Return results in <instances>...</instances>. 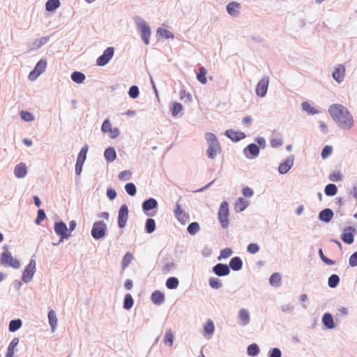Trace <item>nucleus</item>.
Wrapping results in <instances>:
<instances>
[{"mask_svg":"<svg viewBox=\"0 0 357 357\" xmlns=\"http://www.w3.org/2000/svg\"><path fill=\"white\" fill-rule=\"evenodd\" d=\"M332 119L342 130H349L354 126L352 115L348 109L341 104H333L328 108Z\"/></svg>","mask_w":357,"mask_h":357,"instance_id":"obj_1","label":"nucleus"},{"mask_svg":"<svg viewBox=\"0 0 357 357\" xmlns=\"http://www.w3.org/2000/svg\"><path fill=\"white\" fill-rule=\"evenodd\" d=\"M205 139L208 144L206 155L208 158L213 160L221 151L220 143L216 136L211 132H206L205 134Z\"/></svg>","mask_w":357,"mask_h":357,"instance_id":"obj_2","label":"nucleus"},{"mask_svg":"<svg viewBox=\"0 0 357 357\" xmlns=\"http://www.w3.org/2000/svg\"><path fill=\"white\" fill-rule=\"evenodd\" d=\"M134 22L137 25V30L141 33L142 40L146 45H149L151 34L149 24L142 17L138 15L134 17Z\"/></svg>","mask_w":357,"mask_h":357,"instance_id":"obj_3","label":"nucleus"},{"mask_svg":"<svg viewBox=\"0 0 357 357\" xmlns=\"http://www.w3.org/2000/svg\"><path fill=\"white\" fill-rule=\"evenodd\" d=\"M8 245H3V249L6 251L1 254L0 263L4 266H10L15 269H17L20 266V261L12 256V254L8 251Z\"/></svg>","mask_w":357,"mask_h":357,"instance_id":"obj_4","label":"nucleus"},{"mask_svg":"<svg viewBox=\"0 0 357 357\" xmlns=\"http://www.w3.org/2000/svg\"><path fill=\"white\" fill-rule=\"evenodd\" d=\"M107 230V224L103 220H98L93 223L91 230V235L95 240H99L106 236Z\"/></svg>","mask_w":357,"mask_h":357,"instance_id":"obj_5","label":"nucleus"},{"mask_svg":"<svg viewBox=\"0 0 357 357\" xmlns=\"http://www.w3.org/2000/svg\"><path fill=\"white\" fill-rule=\"evenodd\" d=\"M229 204L226 201L221 203L218 213V218L222 228L226 229L229 226Z\"/></svg>","mask_w":357,"mask_h":357,"instance_id":"obj_6","label":"nucleus"},{"mask_svg":"<svg viewBox=\"0 0 357 357\" xmlns=\"http://www.w3.org/2000/svg\"><path fill=\"white\" fill-rule=\"evenodd\" d=\"M54 229L55 233L60 236L59 242L54 243V245H58L64 239L70 237V232L68 231L67 225L63 221L56 222L54 225Z\"/></svg>","mask_w":357,"mask_h":357,"instance_id":"obj_7","label":"nucleus"},{"mask_svg":"<svg viewBox=\"0 0 357 357\" xmlns=\"http://www.w3.org/2000/svg\"><path fill=\"white\" fill-rule=\"evenodd\" d=\"M36 262L34 259H30L27 266H26L22 276V280L25 283H29L31 281L36 268Z\"/></svg>","mask_w":357,"mask_h":357,"instance_id":"obj_8","label":"nucleus"},{"mask_svg":"<svg viewBox=\"0 0 357 357\" xmlns=\"http://www.w3.org/2000/svg\"><path fill=\"white\" fill-rule=\"evenodd\" d=\"M114 54V48L113 47H107L102 54H101L96 59V65L98 66H106L109 61L112 59Z\"/></svg>","mask_w":357,"mask_h":357,"instance_id":"obj_9","label":"nucleus"},{"mask_svg":"<svg viewBox=\"0 0 357 357\" xmlns=\"http://www.w3.org/2000/svg\"><path fill=\"white\" fill-rule=\"evenodd\" d=\"M356 234V229L352 226L345 227L343 232L340 236L342 241L347 244L351 245L354 241V236Z\"/></svg>","mask_w":357,"mask_h":357,"instance_id":"obj_10","label":"nucleus"},{"mask_svg":"<svg viewBox=\"0 0 357 357\" xmlns=\"http://www.w3.org/2000/svg\"><path fill=\"white\" fill-rule=\"evenodd\" d=\"M128 207L126 204L121 206L118 212V226L120 229L126 227L128 218Z\"/></svg>","mask_w":357,"mask_h":357,"instance_id":"obj_11","label":"nucleus"},{"mask_svg":"<svg viewBox=\"0 0 357 357\" xmlns=\"http://www.w3.org/2000/svg\"><path fill=\"white\" fill-rule=\"evenodd\" d=\"M269 84V77L268 76H264L262 79L257 83L256 86V94L259 97H264L268 91V87Z\"/></svg>","mask_w":357,"mask_h":357,"instance_id":"obj_12","label":"nucleus"},{"mask_svg":"<svg viewBox=\"0 0 357 357\" xmlns=\"http://www.w3.org/2000/svg\"><path fill=\"white\" fill-rule=\"evenodd\" d=\"M259 146L255 143H251L244 149L243 153L247 158L254 159L259 155Z\"/></svg>","mask_w":357,"mask_h":357,"instance_id":"obj_13","label":"nucleus"},{"mask_svg":"<svg viewBox=\"0 0 357 357\" xmlns=\"http://www.w3.org/2000/svg\"><path fill=\"white\" fill-rule=\"evenodd\" d=\"M213 273L218 277L227 276L230 273L229 266L226 264L218 263L213 266Z\"/></svg>","mask_w":357,"mask_h":357,"instance_id":"obj_14","label":"nucleus"},{"mask_svg":"<svg viewBox=\"0 0 357 357\" xmlns=\"http://www.w3.org/2000/svg\"><path fill=\"white\" fill-rule=\"evenodd\" d=\"M345 67L342 64L337 65L333 73L332 77L337 83H341L344 81V77H345Z\"/></svg>","mask_w":357,"mask_h":357,"instance_id":"obj_15","label":"nucleus"},{"mask_svg":"<svg viewBox=\"0 0 357 357\" xmlns=\"http://www.w3.org/2000/svg\"><path fill=\"white\" fill-rule=\"evenodd\" d=\"M294 157L290 155L285 159L278 167V172L280 174H287L294 165Z\"/></svg>","mask_w":357,"mask_h":357,"instance_id":"obj_16","label":"nucleus"},{"mask_svg":"<svg viewBox=\"0 0 357 357\" xmlns=\"http://www.w3.org/2000/svg\"><path fill=\"white\" fill-rule=\"evenodd\" d=\"M225 135L234 142H237L245 138L246 137L244 132L240 131H234L232 129L227 130L225 132Z\"/></svg>","mask_w":357,"mask_h":357,"instance_id":"obj_17","label":"nucleus"},{"mask_svg":"<svg viewBox=\"0 0 357 357\" xmlns=\"http://www.w3.org/2000/svg\"><path fill=\"white\" fill-rule=\"evenodd\" d=\"M158 206L157 200L152 197L145 199L142 204V210L146 215H149V214L147 213L148 211L158 208Z\"/></svg>","mask_w":357,"mask_h":357,"instance_id":"obj_18","label":"nucleus"},{"mask_svg":"<svg viewBox=\"0 0 357 357\" xmlns=\"http://www.w3.org/2000/svg\"><path fill=\"white\" fill-rule=\"evenodd\" d=\"M333 211L329 208L321 210L319 213V220L323 222L328 223L333 218Z\"/></svg>","mask_w":357,"mask_h":357,"instance_id":"obj_19","label":"nucleus"},{"mask_svg":"<svg viewBox=\"0 0 357 357\" xmlns=\"http://www.w3.org/2000/svg\"><path fill=\"white\" fill-rule=\"evenodd\" d=\"M15 176L18 178H24L27 174V168L24 163L20 162L14 169Z\"/></svg>","mask_w":357,"mask_h":357,"instance_id":"obj_20","label":"nucleus"},{"mask_svg":"<svg viewBox=\"0 0 357 357\" xmlns=\"http://www.w3.org/2000/svg\"><path fill=\"white\" fill-rule=\"evenodd\" d=\"M238 317L241 321L239 323L240 325L246 326L250 323V314L246 309H240L238 313Z\"/></svg>","mask_w":357,"mask_h":357,"instance_id":"obj_21","label":"nucleus"},{"mask_svg":"<svg viewBox=\"0 0 357 357\" xmlns=\"http://www.w3.org/2000/svg\"><path fill=\"white\" fill-rule=\"evenodd\" d=\"M228 266H229V269L231 268L234 271H238L243 267V261L240 257H234L230 259Z\"/></svg>","mask_w":357,"mask_h":357,"instance_id":"obj_22","label":"nucleus"},{"mask_svg":"<svg viewBox=\"0 0 357 357\" xmlns=\"http://www.w3.org/2000/svg\"><path fill=\"white\" fill-rule=\"evenodd\" d=\"M151 300L154 304L160 305L165 301V295L162 291L156 290L152 293Z\"/></svg>","mask_w":357,"mask_h":357,"instance_id":"obj_23","label":"nucleus"},{"mask_svg":"<svg viewBox=\"0 0 357 357\" xmlns=\"http://www.w3.org/2000/svg\"><path fill=\"white\" fill-rule=\"evenodd\" d=\"M240 7L241 5L239 3L236 1L230 2L227 5V12L231 16H237L239 14L238 9Z\"/></svg>","mask_w":357,"mask_h":357,"instance_id":"obj_24","label":"nucleus"},{"mask_svg":"<svg viewBox=\"0 0 357 357\" xmlns=\"http://www.w3.org/2000/svg\"><path fill=\"white\" fill-rule=\"evenodd\" d=\"M323 324L328 329H333L335 327L334 324L333 317L329 312L324 313L322 317Z\"/></svg>","mask_w":357,"mask_h":357,"instance_id":"obj_25","label":"nucleus"},{"mask_svg":"<svg viewBox=\"0 0 357 357\" xmlns=\"http://www.w3.org/2000/svg\"><path fill=\"white\" fill-rule=\"evenodd\" d=\"M104 157L107 162H112L116 158V153L114 147H107L104 151Z\"/></svg>","mask_w":357,"mask_h":357,"instance_id":"obj_26","label":"nucleus"},{"mask_svg":"<svg viewBox=\"0 0 357 357\" xmlns=\"http://www.w3.org/2000/svg\"><path fill=\"white\" fill-rule=\"evenodd\" d=\"M249 205V202L243 197H238L235 203L234 208L236 212L245 211Z\"/></svg>","mask_w":357,"mask_h":357,"instance_id":"obj_27","label":"nucleus"},{"mask_svg":"<svg viewBox=\"0 0 357 357\" xmlns=\"http://www.w3.org/2000/svg\"><path fill=\"white\" fill-rule=\"evenodd\" d=\"M70 78L74 82L77 84H82L85 80L86 76L82 72L74 71L71 73Z\"/></svg>","mask_w":357,"mask_h":357,"instance_id":"obj_28","label":"nucleus"},{"mask_svg":"<svg viewBox=\"0 0 357 357\" xmlns=\"http://www.w3.org/2000/svg\"><path fill=\"white\" fill-rule=\"evenodd\" d=\"M301 106L303 110L307 112L309 115H314L320 113V111L311 106V105L307 102H303Z\"/></svg>","mask_w":357,"mask_h":357,"instance_id":"obj_29","label":"nucleus"},{"mask_svg":"<svg viewBox=\"0 0 357 357\" xmlns=\"http://www.w3.org/2000/svg\"><path fill=\"white\" fill-rule=\"evenodd\" d=\"M61 5L59 0H47L45 3V10L48 12H53Z\"/></svg>","mask_w":357,"mask_h":357,"instance_id":"obj_30","label":"nucleus"},{"mask_svg":"<svg viewBox=\"0 0 357 357\" xmlns=\"http://www.w3.org/2000/svg\"><path fill=\"white\" fill-rule=\"evenodd\" d=\"M270 284L275 287L281 285V275L279 273H273L269 278Z\"/></svg>","mask_w":357,"mask_h":357,"instance_id":"obj_31","label":"nucleus"},{"mask_svg":"<svg viewBox=\"0 0 357 357\" xmlns=\"http://www.w3.org/2000/svg\"><path fill=\"white\" fill-rule=\"evenodd\" d=\"M145 231L147 234L153 233L156 229L155 221L153 218H147L145 222Z\"/></svg>","mask_w":357,"mask_h":357,"instance_id":"obj_32","label":"nucleus"},{"mask_svg":"<svg viewBox=\"0 0 357 357\" xmlns=\"http://www.w3.org/2000/svg\"><path fill=\"white\" fill-rule=\"evenodd\" d=\"M48 319L52 331L54 332L57 326V317L54 310H50L48 312Z\"/></svg>","mask_w":357,"mask_h":357,"instance_id":"obj_33","label":"nucleus"},{"mask_svg":"<svg viewBox=\"0 0 357 357\" xmlns=\"http://www.w3.org/2000/svg\"><path fill=\"white\" fill-rule=\"evenodd\" d=\"M22 325V321L20 319H13L10 321L8 330L10 332H15L19 330Z\"/></svg>","mask_w":357,"mask_h":357,"instance_id":"obj_34","label":"nucleus"},{"mask_svg":"<svg viewBox=\"0 0 357 357\" xmlns=\"http://www.w3.org/2000/svg\"><path fill=\"white\" fill-rule=\"evenodd\" d=\"M206 73L207 70L204 66H200L199 68V72L197 74V79L200 83L203 84H205L207 82V79L206 77Z\"/></svg>","mask_w":357,"mask_h":357,"instance_id":"obj_35","label":"nucleus"},{"mask_svg":"<svg viewBox=\"0 0 357 357\" xmlns=\"http://www.w3.org/2000/svg\"><path fill=\"white\" fill-rule=\"evenodd\" d=\"M340 282V278L337 274H332L328 279V285L330 288L337 287Z\"/></svg>","mask_w":357,"mask_h":357,"instance_id":"obj_36","label":"nucleus"},{"mask_svg":"<svg viewBox=\"0 0 357 357\" xmlns=\"http://www.w3.org/2000/svg\"><path fill=\"white\" fill-rule=\"evenodd\" d=\"M179 284V280L176 277H170L167 278L165 282V285L169 289H175L178 287Z\"/></svg>","mask_w":357,"mask_h":357,"instance_id":"obj_37","label":"nucleus"},{"mask_svg":"<svg viewBox=\"0 0 357 357\" xmlns=\"http://www.w3.org/2000/svg\"><path fill=\"white\" fill-rule=\"evenodd\" d=\"M134 300L130 294H127L124 296L123 307L125 310H130L132 307Z\"/></svg>","mask_w":357,"mask_h":357,"instance_id":"obj_38","label":"nucleus"},{"mask_svg":"<svg viewBox=\"0 0 357 357\" xmlns=\"http://www.w3.org/2000/svg\"><path fill=\"white\" fill-rule=\"evenodd\" d=\"M324 192L327 196H335L337 192V188L333 183L327 184L324 188Z\"/></svg>","mask_w":357,"mask_h":357,"instance_id":"obj_39","label":"nucleus"},{"mask_svg":"<svg viewBox=\"0 0 357 357\" xmlns=\"http://www.w3.org/2000/svg\"><path fill=\"white\" fill-rule=\"evenodd\" d=\"M50 38L48 36L41 37L39 39H36L32 44V49L38 50L43 45L47 43Z\"/></svg>","mask_w":357,"mask_h":357,"instance_id":"obj_40","label":"nucleus"},{"mask_svg":"<svg viewBox=\"0 0 357 357\" xmlns=\"http://www.w3.org/2000/svg\"><path fill=\"white\" fill-rule=\"evenodd\" d=\"M199 229V224L197 222H191L187 227V231L190 235H195Z\"/></svg>","mask_w":357,"mask_h":357,"instance_id":"obj_41","label":"nucleus"},{"mask_svg":"<svg viewBox=\"0 0 357 357\" xmlns=\"http://www.w3.org/2000/svg\"><path fill=\"white\" fill-rule=\"evenodd\" d=\"M259 348L255 343L250 344L247 348V353L250 356H256L259 353Z\"/></svg>","mask_w":357,"mask_h":357,"instance_id":"obj_42","label":"nucleus"},{"mask_svg":"<svg viewBox=\"0 0 357 357\" xmlns=\"http://www.w3.org/2000/svg\"><path fill=\"white\" fill-rule=\"evenodd\" d=\"M47 68V61L45 59H40L36 65L34 70L41 75Z\"/></svg>","mask_w":357,"mask_h":357,"instance_id":"obj_43","label":"nucleus"},{"mask_svg":"<svg viewBox=\"0 0 357 357\" xmlns=\"http://www.w3.org/2000/svg\"><path fill=\"white\" fill-rule=\"evenodd\" d=\"M157 33L166 39L174 38V34L170 31L162 27H159L157 29Z\"/></svg>","mask_w":357,"mask_h":357,"instance_id":"obj_44","label":"nucleus"},{"mask_svg":"<svg viewBox=\"0 0 357 357\" xmlns=\"http://www.w3.org/2000/svg\"><path fill=\"white\" fill-rule=\"evenodd\" d=\"M132 259H133L132 255L129 252H126V255L123 256V259L121 261L122 268L125 269L126 268H127L129 266V264H130Z\"/></svg>","mask_w":357,"mask_h":357,"instance_id":"obj_45","label":"nucleus"},{"mask_svg":"<svg viewBox=\"0 0 357 357\" xmlns=\"http://www.w3.org/2000/svg\"><path fill=\"white\" fill-rule=\"evenodd\" d=\"M174 334L171 329H167L166 331L165 335V339L164 342L165 344H168L169 346H172L174 342Z\"/></svg>","mask_w":357,"mask_h":357,"instance_id":"obj_46","label":"nucleus"},{"mask_svg":"<svg viewBox=\"0 0 357 357\" xmlns=\"http://www.w3.org/2000/svg\"><path fill=\"white\" fill-rule=\"evenodd\" d=\"M209 286L215 289H219L222 287L220 280L217 278H211L208 280Z\"/></svg>","mask_w":357,"mask_h":357,"instance_id":"obj_47","label":"nucleus"},{"mask_svg":"<svg viewBox=\"0 0 357 357\" xmlns=\"http://www.w3.org/2000/svg\"><path fill=\"white\" fill-rule=\"evenodd\" d=\"M204 333L207 335H212L215 331V326L213 322L208 319L204 326Z\"/></svg>","mask_w":357,"mask_h":357,"instance_id":"obj_48","label":"nucleus"},{"mask_svg":"<svg viewBox=\"0 0 357 357\" xmlns=\"http://www.w3.org/2000/svg\"><path fill=\"white\" fill-rule=\"evenodd\" d=\"M183 109V105L180 102H174L171 107V112L173 116L178 115Z\"/></svg>","mask_w":357,"mask_h":357,"instance_id":"obj_49","label":"nucleus"},{"mask_svg":"<svg viewBox=\"0 0 357 357\" xmlns=\"http://www.w3.org/2000/svg\"><path fill=\"white\" fill-rule=\"evenodd\" d=\"M20 117L22 120L26 122H31L35 119V117L32 113L24 110L20 112Z\"/></svg>","mask_w":357,"mask_h":357,"instance_id":"obj_50","label":"nucleus"},{"mask_svg":"<svg viewBox=\"0 0 357 357\" xmlns=\"http://www.w3.org/2000/svg\"><path fill=\"white\" fill-rule=\"evenodd\" d=\"M125 190L130 196H135L137 192V188L133 183H128L125 185Z\"/></svg>","mask_w":357,"mask_h":357,"instance_id":"obj_51","label":"nucleus"},{"mask_svg":"<svg viewBox=\"0 0 357 357\" xmlns=\"http://www.w3.org/2000/svg\"><path fill=\"white\" fill-rule=\"evenodd\" d=\"M89 146L87 145L84 146L79 153H78V156L77 160L79 161H82V162H84L86 159V154L88 152Z\"/></svg>","mask_w":357,"mask_h":357,"instance_id":"obj_52","label":"nucleus"},{"mask_svg":"<svg viewBox=\"0 0 357 357\" xmlns=\"http://www.w3.org/2000/svg\"><path fill=\"white\" fill-rule=\"evenodd\" d=\"M139 95V90L137 86L132 85L130 87L128 91V96L132 99L138 98Z\"/></svg>","mask_w":357,"mask_h":357,"instance_id":"obj_53","label":"nucleus"},{"mask_svg":"<svg viewBox=\"0 0 357 357\" xmlns=\"http://www.w3.org/2000/svg\"><path fill=\"white\" fill-rule=\"evenodd\" d=\"M46 218L45 212L43 209H39L38 211L37 217L34 221L35 224L40 225L41 222L43 221Z\"/></svg>","mask_w":357,"mask_h":357,"instance_id":"obj_54","label":"nucleus"},{"mask_svg":"<svg viewBox=\"0 0 357 357\" xmlns=\"http://www.w3.org/2000/svg\"><path fill=\"white\" fill-rule=\"evenodd\" d=\"M318 252H319V257H320V258H321V261H322L324 264H327V265H334V264H335V261H333V260H332V259H328V257H326L324 255V254L323 250H322V249H321V248H320V249L319 250Z\"/></svg>","mask_w":357,"mask_h":357,"instance_id":"obj_55","label":"nucleus"},{"mask_svg":"<svg viewBox=\"0 0 357 357\" xmlns=\"http://www.w3.org/2000/svg\"><path fill=\"white\" fill-rule=\"evenodd\" d=\"M232 255V250L229 248H226L220 251V255L218 257V260L222 259H227Z\"/></svg>","mask_w":357,"mask_h":357,"instance_id":"obj_56","label":"nucleus"},{"mask_svg":"<svg viewBox=\"0 0 357 357\" xmlns=\"http://www.w3.org/2000/svg\"><path fill=\"white\" fill-rule=\"evenodd\" d=\"M332 151H333V147L331 146H329V145L325 146L322 149L321 152V158L323 159L327 158L332 153Z\"/></svg>","mask_w":357,"mask_h":357,"instance_id":"obj_57","label":"nucleus"},{"mask_svg":"<svg viewBox=\"0 0 357 357\" xmlns=\"http://www.w3.org/2000/svg\"><path fill=\"white\" fill-rule=\"evenodd\" d=\"M328 178L333 182H338L342 180V175L340 172H333L330 174Z\"/></svg>","mask_w":357,"mask_h":357,"instance_id":"obj_58","label":"nucleus"},{"mask_svg":"<svg viewBox=\"0 0 357 357\" xmlns=\"http://www.w3.org/2000/svg\"><path fill=\"white\" fill-rule=\"evenodd\" d=\"M259 250V246L256 243H251L247 246V252L250 254H256Z\"/></svg>","mask_w":357,"mask_h":357,"instance_id":"obj_59","label":"nucleus"},{"mask_svg":"<svg viewBox=\"0 0 357 357\" xmlns=\"http://www.w3.org/2000/svg\"><path fill=\"white\" fill-rule=\"evenodd\" d=\"M112 125L109 119H105L101 126L102 132L107 133L112 129Z\"/></svg>","mask_w":357,"mask_h":357,"instance_id":"obj_60","label":"nucleus"},{"mask_svg":"<svg viewBox=\"0 0 357 357\" xmlns=\"http://www.w3.org/2000/svg\"><path fill=\"white\" fill-rule=\"evenodd\" d=\"M175 268H176V265L174 262H172V261L168 262L164 266V267L162 268V272L164 273H167L172 271L174 269H175Z\"/></svg>","mask_w":357,"mask_h":357,"instance_id":"obj_61","label":"nucleus"},{"mask_svg":"<svg viewBox=\"0 0 357 357\" xmlns=\"http://www.w3.org/2000/svg\"><path fill=\"white\" fill-rule=\"evenodd\" d=\"M106 195H107V198L111 201L115 199L117 196V193H116V190L112 188H108L107 189Z\"/></svg>","mask_w":357,"mask_h":357,"instance_id":"obj_62","label":"nucleus"},{"mask_svg":"<svg viewBox=\"0 0 357 357\" xmlns=\"http://www.w3.org/2000/svg\"><path fill=\"white\" fill-rule=\"evenodd\" d=\"M268 357H282V352L279 348H273L268 352Z\"/></svg>","mask_w":357,"mask_h":357,"instance_id":"obj_63","label":"nucleus"},{"mask_svg":"<svg viewBox=\"0 0 357 357\" xmlns=\"http://www.w3.org/2000/svg\"><path fill=\"white\" fill-rule=\"evenodd\" d=\"M349 264L351 267L357 266V251L354 252L349 257Z\"/></svg>","mask_w":357,"mask_h":357,"instance_id":"obj_64","label":"nucleus"}]
</instances>
